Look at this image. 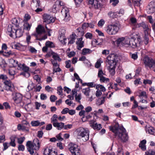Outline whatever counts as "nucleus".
<instances>
[{"mask_svg":"<svg viewBox=\"0 0 155 155\" xmlns=\"http://www.w3.org/2000/svg\"><path fill=\"white\" fill-rule=\"evenodd\" d=\"M58 116L55 114H54L51 118V123L53 124L54 123H56L58 122Z\"/></svg>","mask_w":155,"mask_h":155,"instance_id":"obj_33","label":"nucleus"},{"mask_svg":"<svg viewBox=\"0 0 155 155\" xmlns=\"http://www.w3.org/2000/svg\"><path fill=\"white\" fill-rule=\"evenodd\" d=\"M3 106H4L5 109H10L11 107L8 103L7 102H5L3 103Z\"/></svg>","mask_w":155,"mask_h":155,"instance_id":"obj_59","label":"nucleus"},{"mask_svg":"<svg viewBox=\"0 0 155 155\" xmlns=\"http://www.w3.org/2000/svg\"><path fill=\"white\" fill-rule=\"evenodd\" d=\"M68 56L69 58H71L74 57L76 54L75 52L74 51H71L70 52H68L67 53Z\"/></svg>","mask_w":155,"mask_h":155,"instance_id":"obj_54","label":"nucleus"},{"mask_svg":"<svg viewBox=\"0 0 155 155\" xmlns=\"http://www.w3.org/2000/svg\"><path fill=\"white\" fill-rule=\"evenodd\" d=\"M147 12L149 14H152L155 12V7L150 6V5L147 7Z\"/></svg>","mask_w":155,"mask_h":155,"instance_id":"obj_32","label":"nucleus"},{"mask_svg":"<svg viewBox=\"0 0 155 155\" xmlns=\"http://www.w3.org/2000/svg\"><path fill=\"white\" fill-rule=\"evenodd\" d=\"M91 52V51L89 49L84 48L82 50V54L83 55H85L87 54H89Z\"/></svg>","mask_w":155,"mask_h":155,"instance_id":"obj_37","label":"nucleus"},{"mask_svg":"<svg viewBox=\"0 0 155 155\" xmlns=\"http://www.w3.org/2000/svg\"><path fill=\"white\" fill-rule=\"evenodd\" d=\"M94 7L96 9L99 8L101 6V4L99 3L97 0L96 4H94Z\"/></svg>","mask_w":155,"mask_h":155,"instance_id":"obj_52","label":"nucleus"},{"mask_svg":"<svg viewBox=\"0 0 155 155\" xmlns=\"http://www.w3.org/2000/svg\"><path fill=\"white\" fill-rule=\"evenodd\" d=\"M25 147L23 145L21 144L18 145V149L19 151H24L25 150Z\"/></svg>","mask_w":155,"mask_h":155,"instance_id":"obj_64","label":"nucleus"},{"mask_svg":"<svg viewBox=\"0 0 155 155\" xmlns=\"http://www.w3.org/2000/svg\"><path fill=\"white\" fill-rule=\"evenodd\" d=\"M26 146L28 151L32 155L35 153H36L40 147L39 140L38 138H36L32 142L31 141H28Z\"/></svg>","mask_w":155,"mask_h":155,"instance_id":"obj_3","label":"nucleus"},{"mask_svg":"<svg viewBox=\"0 0 155 155\" xmlns=\"http://www.w3.org/2000/svg\"><path fill=\"white\" fill-rule=\"evenodd\" d=\"M130 38H124V42H123V45H127L128 46L130 45Z\"/></svg>","mask_w":155,"mask_h":155,"instance_id":"obj_40","label":"nucleus"},{"mask_svg":"<svg viewBox=\"0 0 155 155\" xmlns=\"http://www.w3.org/2000/svg\"><path fill=\"white\" fill-rule=\"evenodd\" d=\"M100 81L101 82L107 83L109 82V79L104 76L100 78Z\"/></svg>","mask_w":155,"mask_h":155,"instance_id":"obj_42","label":"nucleus"},{"mask_svg":"<svg viewBox=\"0 0 155 155\" xmlns=\"http://www.w3.org/2000/svg\"><path fill=\"white\" fill-rule=\"evenodd\" d=\"M31 26V24H30L28 22H26L24 24V28L23 29H25L29 31L30 29Z\"/></svg>","mask_w":155,"mask_h":155,"instance_id":"obj_36","label":"nucleus"},{"mask_svg":"<svg viewBox=\"0 0 155 155\" xmlns=\"http://www.w3.org/2000/svg\"><path fill=\"white\" fill-rule=\"evenodd\" d=\"M73 125L72 124H68L66 125H64V127L63 128L65 130H67L68 129H70L72 128Z\"/></svg>","mask_w":155,"mask_h":155,"instance_id":"obj_62","label":"nucleus"},{"mask_svg":"<svg viewBox=\"0 0 155 155\" xmlns=\"http://www.w3.org/2000/svg\"><path fill=\"white\" fill-rule=\"evenodd\" d=\"M4 83L6 86H13V84L10 81H5Z\"/></svg>","mask_w":155,"mask_h":155,"instance_id":"obj_48","label":"nucleus"},{"mask_svg":"<svg viewBox=\"0 0 155 155\" xmlns=\"http://www.w3.org/2000/svg\"><path fill=\"white\" fill-rule=\"evenodd\" d=\"M4 54H4V55L7 57L13 56L15 54V53L11 50H10L9 51H5Z\"/></svg>","mask_w":155,"mask_h":155,"instance_id":"obj_35","label":"nucleus"},{"mask_svg":"<svg viewBox=\"0 0 155 155\" xmlns=\"http://www.w3.org/2000/svg\"><path fill=\"white\" fill-rule=\"evenodd\" d=\"M110 130L115 134L124 142L128 140V137L126 129L123 126H119L118 123H116L114 126H110Z\"/></svg>","mask_w":155,"mask_h":155,"instance_id":"obj_1","label":"nucleus"},{"mask_svg":"<svg viewBox=\"0 0 155 155\" xmlns=\"http://www.w3.org/2000/svg\"><path fill=\"white\" fill-rule=\"evenodd\" d=\"M91 91V90L89 87H87L85 89H83L82 90V92L87 97H89V93Z\"/></svg>","mask_w":155,"mask_h":155,"instance_id":"obj_31","label":"nucleus"},{"mask_svg":"<svg viewBox=\"0 0 155 155\" xmlns=\"http://www.w3.org/2000/svg\"><path fill=\"white\" fill-rule=\"evenodd\" d=\"M45 45L48 47L53 48L54 47L53 43L49 41L46 42Z\"/></svg>","mask_w":155,"mask_h":155,"instance_id":"obj_44","label":"nucleus"},{"mask_svg":"<svg viewBox=\"0 0 155 155\" xmlns=\"http://www.w3.org/2000/svg\"><path fill=\"white\" fill-rule=\"evenodd\" d=\"M107 94L106 96H103L100 98H99L96 102V104L97 105H100L104 103L105 102V99L107 95Z\"/></svg>","mask_w":155,"mask_h":155,"instance_id":"obj_21","label":"nucleus"},{"mask_svg":"<svg viewBox=\"0 0 155 155\" xmlns=\"http://www.w3.org/2000/svg\"><path fill=\"white\" fill-rule=\"evenodd\" d=\"M51 147H46L44 148L43 154L45 155H49L52 150Z\"/></svg>","mask_w":155,"mask_h":155,"instance_id":"obj_28","label":"nucleus"},{"mask_svg":"<svg viewBox=\"0 0 155 155\" xmlns=\"http://www.w3.org/2000/svg\"><path fill=\"white\" fill-rule=\"evenodd\" d=\"M150 33L144 34V39L146 41L145 44H147L148 42L149 37L148 36Z\"/></svg>","mask_w":155,"mask_h":155,"instance_id":"obj_56","label":"nucleus"},{"mask_svg":"<svg viewBox=\"0 0 155 155\" xmlns=\"http://www.w3.org/2000/svg\"><path fill=\"white\" fill-rule=\"evenodd\" d=\"M140 27H142L143 29L147 27V26L146 25L145 23L144 22H142V23L137 24V28H139Z\"/></svg>","mask_w":155,"mask_h":155,"instance_id":"obj_50","label":"nucleus"},{"mask_svg":"<svg viewBox=\"0 0 155 155\" xmlns=\"http://www.w3.org/2000/svg\"><path fill=\"white\" fill-rule=\"evenodd\" d=\"M75 99L76 101L80 104L81 103L80 100L81 99V94H79L78 95H75Z\"/></svg>","mask_w":155,"mask_h":155,"instance_id":"obj_43","label":"nucleus"},{"mask_svg":"<svg viewBox=\"0 0 155 155\" xmlns=\"http://www.w3.org/2000/svg\"><path fill=\"white\" fill-rule=\"evenodd\" d=\"M146 131L147 132H148L149 134H150L155 135V129L152 127H147Z\"/></svg>","mask_w":155,"mask_h":155,"instance_id":"obj_24","label":"nucleus"},{"mask_svg":"<svg viewBox=\"0 0 155 155\" xmlns=\"http://www.w3.org/2000/svg\"><path fill=\"white\" fill-rule=\"evenodd\" d=\"M60 2L58 1H56L54 4L53 6L52 11L53 12L55 13L57 11H58L60 9V5L59 4H60Z\"/></svg>","mask_w":155,"mask_h":155,"instance_id":"obj_18","label":"nucleus"},{"mask_svg":"<svg viewBox=\"0 0 155 155\" xmlns=\"http://www.w3.org/2000/svg\"><path fill=\"white\" fill-rule=\"evenodd\" d=\"M65 67L67 68H71V61L70 60H67L65 61Z\"/></svg>","mask_w":155,"mask_h":155,"instance_id":"obj_45","label":"nucleus"},{"mask_svg":"<svg viewBox=\"0 0 155 155\" xmlns=\"http://www.w3.org/2000/svg\"><path fill=\"white\" fill-rule=\"evenodd\" d=\"M89 124L90 126L94 130H99L102 128L101 124H98L95 120H90L89 121Z\"/></svg>","mask_w":155,"mask_h":155,"instance_id":"obj_14","label":"nucleus"},{"mask_svg":"<svg viewBox=\"0 0 155 155\" xmlns=\"http://www.w3.org/2000/svg\"><path fill=\"white\" fill-rule=\"evenodd\" d=\"M77 36L74 33L72 34L70 36L69 41L68 42L69 44H72L74 42L75 40L76 39Z\"/></svg>","mask_w":155,"mask_h":155,"instance_id":"obj_29","label":"nucleus"},{"mask_svg":"<svg viewBox=\"0 0 155 155\" xmlns=\"http://www.w3.org/2000/svg\"><path fill=\"white\" fill-rule=\"evenodd\" d=\"M140 39L139 38H137V39L131 38L129 46L133 48H135L137 47L138 45L140 44Z\"/></svg>","mask_w":155,"mask_h":155,"instance_id":"obj_15","label":"nucleus"},{"mask_svg":"<svg viewBox=\"0 0 155 155\" xmlns=\"http://www.w3.org/2000/svg\"><path fill=\"white\" fill-rule=\"evenodd\" d=\"M117 155H124V152L121 147H119L117 150Z\"/></svg>","mask_w":155,"mask_h":155,"instance_id":"obj_57","label":"nucleus"},{"mask_svg":"<svg viewBox=\"0 0 155 155\" xmlns=\"http://www.w3.org/2000/svg\"><path fill=\"white\" fill-rule=\"evenodd\" d=\"M52 58L55 60L58 61L59 62L61 61V59L60 58L59 55L57 53L52 52L51 53Z\"/></svg>","mask_w":155,"mask_h":155,"instance_id":"obj_27","label":"nucleus"},{"mask_svg":"<svg viewBox=\"0 0 155 155\" xmlns=\"http://www.w3.org/2000/svg\"><path fill=\"white\" fill-rule=\"evenodd\" d=\"M9 62L10 66L12 67H15L18 65V62L13 59H11L9 60Z\"/></svg>","mask_w":155,"mask_h":155,"instance_id":"obj_26","label":"nucleus"},{"mask_svg":"<svg viewBox=\"0 0 155 155\" xmlns=\"http://www.w3.org/2000/svg\"><path fill=\"white\" fill-rule=\"evenodd\" d=\"M18 67L21 69L23 72L20 73V75H22L26 78H28L30 76V74L29 72V68L25 65V64H20Z\"/></svg>","mask_w":155,"mask_h":155,"instance_id":"obj_11","label":"nucleus"},{"mask_svg":"<svg viewBox=\"0 0 155 155\" xmlns=\"http://www.w3.org/2000/svg\"><path fill=\"white\" fill-rule=\"evenodd\" d=\"M36 32H34L31 34V36L35 37L36 38L38 37V36L41 34H45V31L44 27L41 25H39L36 28Z\"/></svg>","mask_w":155,"mask_h":155,"instance_id":"obj_9","label":"nucleus"},{"mask_svg":"<svg viewBox=\"0 0 155 155\" xmlns=\"http://www.w3.org/2000/svg\"><path fill=\"white\" fill-rule=\"evenodd\" d=\"M75 132L77 136L80 138H82L83 141H86L88 140L89 131L87 128L80 127L76 130Z\"/></svg>","mask_w":155,"mask_h":155,"instance_id":"obj_5","label":"nucleus"},{"mask_svg":"<svg viewBox=\"0 0 155 155\" xmlns=\"http://www.w3.org/2000/svg\"><path fill=\"white\" fill-rule=\"evenodd\" d=\"M25 139V137H21L18 139V143L19 144H22Z\"/></svg>","mask_w":155,"mask_h":155,"instance_id":"obj_58","label":"nucleus"},{"mask_svg":"<svg viewBox=\"0 0 155 155\" xmlns=\"http://www.w3.org/2000/svg\"><path fill=\"white\" fill-rule=\"evenodd\" d=\"M44 21L47 24L53 23L55 20V18L47 14H44L43 15Z\"/></svg>","mask_w":155,"mask_h":155,"instance_id":"obj_13","label":"nucleus"},{"mask_svg":"<svg viewBox=\"0 0 155 155\" xmlns=\"http://www.w3.org/2000/svg\"><path fill=\"white\" fill-rule=\"evenodd\" d=\"M8 74L10 76H12V79L14 78V76L15 74V71L12 68H11L8 70Z\"/></svg>","mask_w":155,"mask_h":155,"instance_id":"obj_38","label":"nucleus"},{"mask_svg":"<svg viewBox=\"0 0 155 155\" xmlns=\"http://www.w3.org/2000/svg\"><path fill=\"white\" fill-rule=\"evenodd\" d=\"M61 12L64 17V20L66 22L69 21L71 19L69 11L67 8H64L62 10Z\"/></svg>","mask_w":155,"mask_h":155,"instance_id":"obj_17","label":"nucleus"},{"mask_svg":"<svg viewBox=\"0 0 155 155\" xmlns=\"http://www.w3.org/2000/svg\"><path fill=\"white\" fill-rule=\"evenodd\" d=\"M105 75V74L103 73L102 70L99 69L98 73V77L100 78L103 77V75Z\"/></svg>","mask_w":155,"mask_h":155,"instance_id":"obj_51","label":"nucleus"},{"mask_svg":"<svg viewBox=\"0 0 155 155\" xmlns=\"http://www.w3.org/2000/svg\"><path fill=\"white\" fill-rule=\"evenodd\" d=\"M10 139L11 140V141L9 143V145H11L12 147H15L16 146L15 138L14 137H12L10 138Z\"/></svg>","mask_w":155,"mask_h":155,"instance_id":"obj_39","label":"nucleus"},{"mask_svg":"<svg viewBox=\"0 0 155 155\" xmlns=\"http://www.w3.org/2000/svg\"><path fill=\"white\" fill-rule=\"evenodd\" d=\"M140 0L138 1V0H134L133 2L134 5L137 6H139L140 5Z\"/></svg>","mask_w":155,"mask_h":155,"instance_id":"obj_60","label":"nucleus"},{"mask_svg":"<svg viewBox=\"0 0 155 155\" xmlns=\"http://www.w3.org/2000/svg\"><path fill=\"white\" fill-rule=\"evenodd\" d=\"M43 134V132L42 130H39L38 132L37 137L39 138H41L42 137Z\"/></svg>","mask_w":155,"mask_h":155,"instance_id":"obj_63","label":"nucleus"},{"mask_svg":"<svg viewBox=\"0 0 155 155\" xmlns=\"http://www.w3.org/2000/svg\"><path fill=\"white\" fill-rule=\"evenodd\" d=\"M24 32V29L21 28L17 29L13 28V25L11 24L8 26L7 33L11 37L14 38V35L16 38H19L22 36Z\"/></svg>","mask_w":155,"mask_h":155,"instance_id":"obj_4","label":"nucleus"},{"mask_svg":"<svg viewBox=\"0 0 155 155\" xmlns=\"http://www.w3.org/2000/svg\"><path fill=\"white\" fill-rule=\"evenodd\" d=\"M145 155H155V151L151 150H148L145 152Z\"/></svg>","mask_w":155,"mask_h":155,"instance_id":"obj_47","label":"nucleus"},{"mask_svg":"<svg viewBox=\"0 0 155 155\" xmlns=\"http://www.w3.org/2000/svg\"><path fill=\"white\" fill-rule=\"evenodd\" d=\"M130 24L133 26V28L135 29L137 28V19L134 17H131L130 19Z\"/></svg>","mask_w":155,"mask_h":155,"instance_id":"obj_19","label":"nucleus"},{"mask_svg":"<svg viewBox=\"0 0 155 155\" xmlns=\"http://www.w3.org/2000/svg\"><path fill=\"white\" fill-rule=\"evenodd\" d=\"M117 58L114 54H111L107 58L106 63L108 65V69L112 75H114L115 74V69L117 61Z\"/></svg>","mask_w":155,"mask_h":155,"instance_id":"obj_2","label":"nucleus"},{"mask_svg":"<svg viewBox=\"0 0 155 155\" xmlns=\"http://www.w3.org/2000/svg\"><path fill=\"white\" fill-rule=\"evenodd\" d=\"M85 36L86 38H89L91 39L92 38L93 35L91 33L87 32L85 35Z\"/></svg>","mask_w":155,"mask_h":155,"instance_id":"obj_55","label":"nucleus"},{"mask_svg":"<svg viewBox=\"0 0 155 155\" xmlns=\"http://www.w3.org/2000/svg\"><path fill=\"white\" fill-rule=\"evenodd\" d=\"M84 41L79 42H76V44L78 45L77 46V48L78 50H80L81 48L84 46Z\"/></svg>","mask_w":155,"mask_h":155,"instance_id":"obj_41","label":"nucleus"},{"mask_svg":"<svg viewBox=\"0 0 155 155\" xmlns=\"http://www.w3.org/2000/svg\"><path fill=\"white\" fill-rule=\"evenodd\" d=\"M89 27V25L88 23H83L81 27H79L77 28V30L78 31L79 33L78 35H80L81 36H83L84 34V30H86V28Z\"/></svg>","mask_w":155,"mask_h":155,"instance_id":"obj_16","label":"nucleus"},{"mask_svg":"<svg viewBox=\"0 0 155 155\" xmlns=\"http://www.w3.org/2000/svg\"><path fill=\"white\" fill-rule=\"evenodd\" d=\"M124 37H121L118 38L116 41V43L118 45L120 44L123 45V42H124Z\"/></svg>","mask_w":155,"mask_h":155,"instance_id":"obj_34","label":"nucleus"},{"mask_svg":"<svg viewBox=\"0 0 155 155\" xmlns=\"http://www.w3.org/2000/svg\"><path fill=\"white\" fill-rule=\"evenodd\" d=\"M96 87L97 90L100 91L101 92L102 91L104 92L106 91L105 87L102 85L100 84L96 85Z\"/></svg>","mask_w":155,"mask_h":155,"instance_id":"obj_30","label":"nucleus"},{"mask_svg":"<svg viewBox=\"0 0 155 155\" xmlns=\"http://www.w3.org/2000/svg\"><path fill=\"white\" fill-rule=\"evenodd\" d=\"M34 79L38 82V84H39L41 82V78L38 75H35L33 76Z\"/></svg>","mask_w":155,"mask_h":155,"instance_id":"obj_49","label":"nucleus"},{"mask_svg":"<svg viewBox=\"0 0 155 155\" xmlns=\"http://www.w3.org/2000/svg\"><path fill=\"white\" fill-rule=\"evenodd\" d=\"M105 21L103 19H101L98 22V26L99 27H102L105 23Z\"/></svg>","mask_w":155,"mask_h":155,"instance_id":"obj_53","label":"nucleus"},{"mask_svg":"<svg viewBox=\"0 0 155 155\" xmlns=\"http://www.w3.org/2000/svg\"><path fill=\"white\" fill-rule=\"evenodd\" d=\"M68 147L71 155H81V150L77 145L71 143L68 144Z\"/></svg>","mask_w":155,"mask_h":155,"instance_id":"obj_8","label":"nucleus"},{"mask_svg":"<svg viewBox=\"0 0 155 155\" xmlns=\"http://www.w3.org/2000/svg\"><path fill=\"white\" fill-rule=\"evenodd\" d=\"M120 25L118 23L108 25L106 28L105 31L109 35H114L119 31Z\"/></svg>","mask_w":155,"mask_h":155,"instance_id":"obj_6","label":"nucleus"},{"mask_svg":"<svg viewBox=\"0 0 155 155\" xmlns=\"http://www.w3.org/2000/svg\"><path fill=\"white\" fill-rule=\"evenodd\" d=\"M50 99L51 102H54L57 99V98L54 95H51L50 96Z\"/></svg>","mask_w":155,"mask_h":155,"instance_id":"obj_61","label":"nucleus"},{"mask_svg":"<svg viewBox=\"0 0 155 155\" xmlns=\"http://www.w3.org/2000/svg\"><path fill=\"white\" fill-rule=\"evenodd\" d=\"M64 124L62 122L59 123L57 122L56 123H53V126L54 127H56L58 130H61L64 127Z\"/></svg>","mask_w":155,"mask_h":155,"instance_id":"obj_20","label":"nucleus"},{"mask_svg":"<svg viewBox=\"0 0 155 155\" xmlns=\"http://www.w3.org/2000/svg\"><path fill=\"white\" fill-rule=\"evenodd\" d=\"M32 6V9L37 13H38L42 11V9L39 8L40 5L39 0H32V3H31Z\"/></svg>","mask_w":155,"mask_h":155,"instance_id":"obj_12","label":"nucleus"},{"mask_svg":"<svg viewBox=\"0 0 155 155\" xmlns=\"http://www.w3.org/2000/svg\"><path fill=\"white\" fill-rule=\"evenodd\" d=\"M23 97L22 95L19 93H16L13 99L15 103L19 104L21 107H23L24 105V103L22 101Z\"/></svg>","mask_w":155,"mask_h":155,"instance_id":"obj_10","label":"nucleus"},{"mask_svg":"<svg viewBox=\"0 0 155 155\" xmlns=\"http://www.w3.org/2000/svg\"><path fill=\"white\" fill-rule=\"evenodd\" d=\"M57 93L59 95L63 96V89L61 86L58 87Z\"/></svg>","mask_w":155,"mask_h":155,"instance_id":"obj_46","label":"nucleus"},{"mask_svg":"<svg viewBox=\"0 0 155 155\" xmlns=\"http://www.w3.org/2000/svg\"><path fill=\"white\" fill-rule=\"evenodd\" d=\"M45 124L44 122H40L38 120L32 121L31 122V124L32 126L37 127L41 126Z\"/></svg>","mask_w":155,"mask_h":155,"instance_id":"obj_22","label":"nucleus"},{"mask_svg":"<svg viewBox=\"0 0 155 155\" xmlns=\"http://www.w3.org/2000/svg\"><path fill=\"white\" fill-rule=\"evenodd\" d=\"M146 140L145 139L141 141L139 144V147L143 151H145L146 150V146L145 145L146 143Z\"/></svg>","mask_w":155,"mask_h":155,"instance_id":"obj_23","label":"nucleus"},{"mask_svg":"<svg viewBox=\"0 0 155 155\" xmlns=\"http://www.w3.org/2000/svg\"><path fill=\"white\" fill-rule=\"evenodd\" d=\"M12 25H13V28H15L14 27L16 28H17L19 26V19H18L16 18H13L12 20Z\"/></svg>","mask_w":155,"mask_h":155,"instance_id":"obj_25","label":"nucleus"},{"mask_svg":"<svg viewBox=\"0 0 155 155\" xmlns=\"http://www.w3.org/2000/svg\"><path fill=\"white\" fill-rule=\"evenodd\" d=\"M142 63L146 68H155V60L147 56H145L142 60Z\"/></svg>","mask_w":155,"mask_h":155,"instance_id":"obj_7","label":"nucleus"}]
</instances>
